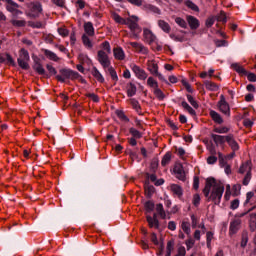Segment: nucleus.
<instances>
[{"label":"nucleus","instance_id":"f257e3e1","mask_svg":"<svg viewBox=\"0 0 256 256\" xmlns=\"http://www.w3.org/2000/svg\"><path fill=\"white\" fill-rule=\"evenodd\" d=\"M223 193H225V186L221 181L213 177L206 179L203 194L205 197H208V201H212L215 205H219V203H221Z\"/></svg>","mask_w":256,"mask_h":256},{"label":"nucleus","instance_id":"f03ea898","mask_svg":"<svg viewBox=\"0 0 256 256\" xmlns=\"http://www.w3.org/2000/svg\"><path fill=\"white\" fill-rule=\"evenodd\" d=\"M124 25H127L132 33V37L137 39L139 37V33H141V27H139V18L137 16H132L126 19Z\"/></svg>","mask_w":256,"mask_h":256},{"label":"nucleus","instance_id":"7ed1b4c3","mask_svg":"<svg viewBox=\"0 0 256 256\" xmlns=\"http://www.w3.org/2000/svg\"><path fill=\"white\" fill-rule=\"evenodd\" d=\"M79 77H81V75H79L78 72H75L71 69H61L60 75H56V79L60 83H65L66 79L74 80V79H79Z\"/></svg>","mask_w":256,"mask_h":256},{"label":"nucleus","instance_id":"20e7f679","mask_svg":"<svg viewBox=\"0 0 256 256\" xmlns=\"http://www.w3.org/2000/svg\"><path fill=\"white\" fill-rule=\"evenodd\" d=\"M18 61V65L19 67H21V69H29V61H30V57H29V51H27L26 49L22 48L19 51V57L17 59Z\"/></svg>","mask_w":256,"mask_h":256},{"label":"nucleus","instance_id":"39448f33","mask_svg":"<svg viewBox=\"0 0 256 256\" xmlns=\"http://www.w3.org/2000/svg\"><path fill=\"white\" fill-rule=\"evenodd\" d=\"M147 65L148 71H150L152 75H155L156 77H158V79H160V81H163L164 83L169 85V82L167 81V79H165L163 74L159 73V65L155 63V60H149Z\"/></svg>","mask_w":256,"mask_h":256},{"label":"nucleus","instance_id":"423d86ee","mask_svg":"<svg viewBox=\"0 0 256 256\" xmlns=\"http://www.w3.org/2000/svg\"><path fill=\"white\" fill-rule=\"evenodd\" d=\"M28 8L29 12L27 13V16L31 17L32 19H36V17H39V14L41 13V11H43V7L39 2L29 3Z\"/></svg>","mask_w":256,"mask_h":256},{"label":"nucleus","instance_id":"0eeeda50","mask_svg":"<svg viewBox=\"0 0 256 256\" xmlns=\"http://www.w3.org/2000/svg\"><path fill=\"white\" fill-rule=\"evenodd\" d=\"M218 108L220 113H223V115H226V117H231V107L229 106V103H227V100H225V96L223 95L220 96Z\"/></svg>","mask_w":256,"mask_h":256},{"label":"nucleus","instance_id":"6e6552de","mask_svg":"<svg viewBox=\"0 0 256 256\" xmlns=\"http://www.w3.org/2000/svg\"><path fill=\"white\" fill-rule=\"evenodd\" d=\"M98 61L100 65H102L103 69H107V67H110L111 60H109V54H107L105 51L100 50L97 54Z\"/></svg>","mask_w":256,"mask_h":256},{"label":"nucleus","instance_id":"1a4fd4ad","mask_svg":"<svg viewBox=\"0 0 256 256\" xmlns=\"http://www.w3.org/2000/svg\"><path fill=\"white\" fill-rule=\"evenodd\" d=\"M186 23L189 25L191 31H197V29L201 27V22H199V19L192 15L186 16Z\"/></svg>","mask_w":256,"mask_h":256},{"label":"nucleus","instance_id":"9d476101","mask_svg":"<svg viewBox=\"0 0 256 256\" xmlns=\"http://www.w3.org/2000/svg\"><path fill=\"white\" fill-rule=\"evenodd\" d=\"M131 69L133 73L136 75L137 79H140L141 81H145V79H147L148 77L147 72H145V70H143L138 65L133 64L131 66Z\"/></svg>","mask_w":256,"mask_h":256},{"label":"nucleus","instance_id":"9b49d317","mask_svg":"<svg viewBox=\"0 0 256 256\" xmlns=\"http://www.w3.org/2000/svg\"><path fill=\"white\" fill-rule=\"evenodd\" d=\"M2 1L6 3V10L9 13H23L21 12V10H19V5L17 4V2L13 0H2Z\"/></svg>","mask_w":256,"mask_h":256},{"label":"nucleus","instance_id":"f8f14e48","mask_svg":"<svg viewBox=\"0 0 256 256\" xmlns=\"http://www.w3.org/2000/svg\"><path fill=\"white\" fill-rule=\"evenodd\" d=\"M174 173L176 175V178L179 179V181H187V176L185 174V169L183 168V165L177 164L174 167Z\"/></svg>","mask_w":256,"mask_h":256},{"label":"nucleus","instance_id":"ddd939ff","mask_svg":"<svg viewBox=\"0 0 256 256\" xmlns=\"http://www.w3.org/2000/svg\"><path fill=\"white\" fill-rule=\"evenodd\" d=\"M226 143H228L232 151H239V143H237V140H235V136L233 134L226 136Z\"/></svg>","mask_w":256,"mask_h":256},{"label":"nucleus","instance_id":"4468645a","mask_svg":"<svg viewBox=\"0 0 256 256\" xmlns=\"http://www.w3.org/2000/svg\"><path fill=\"white\" fill-rule=\"evenodd\" d=\"M170 191L175 197H178V199L183 197V187L179 186V184H171Z\"/></svg>","mask_w":256,"mask_h":256},{"label":"nucleus","instance_id":"2eb2a0df","mask_svg":"<svg viewBox=\"0 0 256 256\" xmlns=\"http://www.w3.org/2000/svg\"><path fill=\"white\" fill-rule=\"evenodd\" d=\"M143 35L146 43H149V45H151V43H155V40L157 39V36H155V34H153V32L147 28L144 29Z\"/></svg>","mask_w":256,"mask_h":256},{"label":"nucleus","instance_id":"dca6fc26","mask_svg":"<svg viewBox=\"0 0 256 256\" xmlns=\"http://www.w3.org/2000/svg\"><path fill=\"white\" fill-rule=\"evenodd\" d=\"M129 45H131V47H133L134 49H136V51H138V53H142V55H147L149 53V49H147V47H145L143 44L138 43V42H129Z\"/></svg>","mask_w":256,"mask_h":256},{"label":"nucleus","instance_id":"f3484780","mask_svg":"<svg viewBox=\"0 0 256 256\" xmlns=\"http://www.w3.org/2000/svg\"><path fill=\"white\" fill-rule=\"evenodd\" d=\"M211 139H213L217 147H219V145H224L227 142V136H221L218 134H211Z\"/></svg>","mask_w":256,"mask_h":256},{"label":"nucleus","instance_id":"a211bd4d","mask_svg":"<svg viewBox=\"0 0 256 256\" xmlns=\"http://www.w3.org/2000/svg\"><path fill=\"white\" fill-rule=\"evenodd\" d=\"M239 227H241V219H234L230 223V235H235L239 231Z\"/></svg>","mask_w":256,"mask_h":256},{"label":"nucleus","instance_id":"6ab92c4d","mask_svg":"<svg viewBox=\"0 0 256 256\" xmlns=\"http://www.w3.org/2000/svg\"><path fill=\"white\" fill-rule=\"evenodd\" d=\"M251 169H252V164L251 161H246L244 163L241 164L238 173H240L241 175L243 174H247V173H251Z\"/></svg>","mask_w":256,"mask_h":256},{"label":"nucleus","instance_id":"aec40b11","mask_svg":"<svg viewBox=\"0 0 256 256\" xmlns=\"http://www.w3.org/2000/svg\"><path fill=\"white\" fill-rule=\"evenodd\" d=\"M84 31L88 37H94L95 36V28L93 27V23L86 22L84 23Z\"/></svg>","mask_w":256,"mask_h":256},{"label":"nucleus","instance_id":"412c9836","mask_svg":"<svg viewBox=\"0 0 256 256\" xmlns=\"http://www.w3.org/2000/svg\"><path fill=\"white\" fill-rule=\"evenodd\" d=\"M114 57L118 61H123L125 59V51H123V48L117 47L113 49Z\"/></svg>","mask_w":256,"mask_h":256},{"label":"nucleus","instance_id":"4be33fe9","mask_svg":"<svg viewBox=\"0 0 256 256\" xmlns=\"http://www.w3.org/2000/svg\"><path fill=\"white\" fill-rule=\"evenodd\" d=\"M210 117H211L212 121H214V123H217L218 125H222L223 117H221V114H219L215 110H211Z\"/></svg>","mask_w":256,"mask_h":256},{"label":"nucleus","instance_id":"5701e85b","mask_svg":"<svg viewBox=\"0 0 256 256\" xmlns=\"http://www.w3.org/2000/svg\"><path fill=\"white\" fill-rule=\"evenodd\" d=\"M91 75H93L99 83H105V78L103 77V75L101 74V72H99V70L97 69V67L94 66V67L92 68V70H91Z\"/></svg>","mask_w":256,"mask_h":256},{"label":"nucleus","instance_id":"b1692460","mask_svg":"<svg viewBox=\"0 0 256 256\" xmlns=\"http://www.w3.org/2000/svg\"><path fill=\"white\" fill-rule=\"evenodd\" d=\"M158 27H160L164 33H171V25L165 20H158Z\"/></svg>","mask_w":256,"mask_h":256},{"label":"nucleus","instance_id":"393cba45","mask_svg":"<svg viewBox=\"0 0 256 256\" xmlns=\"http://www.w3.org/2000/svg\"><path fill=\"white\" fill-rule=\"evenodd\" d=\"M231 69L236 71V73H239L240 75H247V70L241 66L239 63H233L231 64Z\"/></svg>","mask_w":256,"mask_h":256},{"label":"nucleus","instance_id":"a878e982","mask_svg":"<svg viewBox=\"0 0 256 256\" xmlns=\"http://www.w3.org/2000/svg\"><path fill=\"white\" fill-rule=\"evenodd\" d=\"M144 8L146 11H150L151 13H156V15H161V9H159V7L155 5L146 4Z\"/></svg>","mask_w":256,"mask_h":256},{"label":"nucleus","instance_id":"bb28decb","mask_svg":"<svg viewBox=\"0 0 256 256\" xmlns=\"http://www.w3.org/2000/svg\"><path fill=\"white\" fill-rule=\"evenodd\" d=\"M137 94V86L133 83H129L127 85V95L128 97H133L134 95Z\"/></svg>","mask_w":256,"mask_h":256},{"label":"nucleus","instance_id":"cd10ccee","mask_svg":"<svg viewBox=\"0 0 256 256\" xmlns=\"http://www.w3.org/2000/svg\"><path fill=\"white\" fill-rule=\"evenodd\" d=\"M205 88L208 91H219V86H217L214 82L212 81H205L204 82Z\"/></svg>","mask_w":256,"mask_h":256},{"label":"nucleus","instance_id":"c85d7f7f","mask_svg":"<svg viewBox=\"0 0 256 256\" xmlns=\"http://www.w3.org/2000/svg\"><path fill=\"white\" fill-rule=\"evenodd\" d=\"M148 225L150 228L155 227V229H159V220L158 219H153L151 216L146 217Z\"/></svg>","mask_w":256,"mask_h":256},{"label":"nucleus","instance_id":"c756f323","mask_svg":"<svg viewBox=\"0 0 256 256\" xmlns=\"http://www.w3.org/2000/svg\"><path fill=\"white\" fill-rule=\"evenodd\" d=\"M156 211L158 215H160L161 219H167V213L165 212V208H163V204L161 203L157 204Z\"/></svg>","mask_w":256,"mask_h":256},{"label":"nucleus","instance_id":"7c9ffc66","mask_svg":"<svg viewBox=\"0 0 256 256\" xmlns=\"http://www.w3.org/2000/svg\"><path fill=\"white\" fill-rule=\"evenodd\" d=\"M82 43L87 49H93V42H91V39H89L87 34L82 35Z\"/></svg>","mask_w":256,"mask_h":256},{"label":"nucleus","instance_id":"2f4dec72","mask_svg":"<svg viewBox=\"0 0 256 256\" xmlns=\"http://www.w3.org/2000/svg\"><path fill=\"white\" fill-rule=\"evenodd\" d=\"M174 21L178 27L181 29H187V21L181 17H175Z\"/></svg>","mask_w":256,"mask_h":256},{"label":"nucleus","instance_id":"473e14b6","mask_svg":"<svg viewBox=\"0 0 256 256\" xmlns=\"http://www.w3.org/2000/svg\"><path fill=\"white\" fill-rule=\"evenodd\" d=\"M44 55L50 59V61H59V58L57 57V54H55V52H52L50 50H44Z\"/></svg>","mask_w":256,"mask_h":256},{"label":"nucleus","instance_id":"72a5a7b5","mask_svg":"<svg viewBox=\"0 0 256 256\" xmlns=\"http://www.w3.org/2000/svg\"><path fill=\"white\" fill-rule=\"evenodd\" d=\"M175 249V241L170 240L167 242L166 246V255L165 256H171V253H173V250Z\"/></svg>","mask_w":256,"mask_h":256},{"label":"nucleus","instance_id":"f704fd0d","mask_svg":"<svg viewBox=\"0 0 256 256\" xmlns=\"http://www.w3.org/2000/svg\"><path fill=\"white\" fill-rule=\"evenodd\" d=\"M108 73L114 83H117L119 81V76H117V71H115V68H113V66H110L108 68Z\"/></svg>","mask_w":256,"mask_h":256},{"label":"nucleus","instance_id":"c9c22d12","mask_svg":"<svg viewBox=\"0 0 256 256\" xmlns=\"http://www.w3.org/2000/svg\"><path fill=\"white\" fill-rule=\"evenodd\" d=\"M249 227H250V231L256 230V213L250 214Z\"/></svg>","mask_w":256,"mask_h":256},{"label":"nucleus","instance_id":"e433bc0d","mask_svg":"<svg viewBox=\"0 0 256 256\" xmlns=\"http://www.w3.org/2000/svg\"><path fill=\"white\" fill-rule=\"evenodd\" d=\"M181 229L186 233V235H191V224L188 221L182 222Z\"/></svg>","mask_w":256,"mask_h":256},{"label":"nucleus","instance_id":"4c0bfd02","mask_svg":"<svg viewBox=\"0 0 256 256\" xmlns=\"http://www.w3.org/2000/svg\"><path fill=\"white\" fill-rule=\"evenodd\" d=\"M181 105L183 109H185V111H188L190 115H193V116L197 115L195 110L186 101H182Z\"/></svg>","mask_w":256,"mask_h":256},{"label":"nucleus","instance_id":"58836bf2","mask_svg":"<svg viewBox=\"0 0 256 256\" xmlns=\"http://www.w3.org/2000/svg\"><path fill=\"white\" fill-rule=\"evenodd\" d=\"M169 163H171V152H167L161 161V165L162 167H167V165H169Z\"/></svg>","mask_w":256,"mask_h":256},{"label":"nucleus","instance_id":"ea45409f","mask_svg":"<svg viewBox=\"0 0 256 256\" xmlns=\"http://www.w3.org/2000/svg\"><path fill=\"white\" fill-rule=\"evenodd\" d=\"M144 189H145V194L148 197H152L153 193H155V187L153 185L145 184Z\"/></svg>","mask_w":256,"mask_h":256},{"label":"nucleus","instance_id":"a19ab883","mask_svg":"<svg viewBox=\"0 0 256 256\" xmlns=\"http://www.w3.org/2000/svg\"><path fill=\"white\" fill-rule=\"evenodd\" d=\"M130 104L132 105L133 109L141 115V105L139 104V101H137L135 98L130 99Z\"/></svg>","mask_w":256,"mask_h":256},{"label":"nucleus","instance_id":"79ce46f5","mask_svg":"<svg viewBox=\"0 0 256 256\" xmlns=\"http://www.w3.org/2000/svg\"><path fill=\"white\" fill-rule=\"evenodd\" d=\"M28 26L32 27V29H43V27H45V24H43V22H40V21H37V22L29 21Z\"/></svg>","mask_w":256,"mask_h":256},{"label":"nucleus","instance_id":"37998d69","mask_svg":"<svg viewBox=\"0 0 256 256\" xmlns=\"http://www.w3.org/2000/svg\"><path fill=\"white\" fill-rule=\"evenodd\" d=\"M147 86L152 89H157L159 87V83H157V80H155L154 77H149L147 80Z\"/></svg>","mask_w":256,"mask_h":256},{"label":"nucleus","instance_id":"c03bdc74","mask_svg":"<svg viewBox=\"0 0 256 256\" xmlns=\"http://www.w3.org/2000/svg\"><path fill=\"white\" fill-rule=\"evenodd\" d=\"M129 133L132 135V138H134V139H141V137H143V134H141V132H139V130H137L133 127L129 129Z\"/></svg>","mask_w":256,"mask_h":256},{"label":"nucleus","instance_id":"a18cd8bd","mask_svg":"<svg viewBox=\"0 0 256 256\" xmlns=\"http://www.w3.org/2000/svg\"><path fill=\"white\" fill-rule=\"evenodd\" d=\"M185 5H186V7H188V9H191L192 11H196L198 13L199 6H197L195 3H193V1L186 0Z\"/></svg>","mask_w":256,"mask_h":256},{"label":"nucleus","instance_id":"49530a36","mask_svg":"<svg viewBox=\"0 0 256 256\" xmlns=\"http://www.w3.org/2000/svg\"><path fill=\"white\" fill-rule=\"evenodd\" d=\"M154 95L159 99V101H163V99H165V93H163L159 87L154 89Z\"/></svg>","mask_w":256,"mask_h":256},{"label":"nucleus","instance_id":"de8ad7c7","mask_svg":"<svg viewBox=\"0 0 256 256\" xmlns=\"http://www.w3.org/2000/svg\"><path fill=\"white\" fill-rule=\"evenodd\" d=\"M114 21H116L117 23H119L120 25H125V22L127 21V19L121 17L119 14L114 13L112 15Z\"/></svg>","mask_w":256,"mask_h":256},{"label":"nucleus","instance_id":"09e8293b","mask_svg":"<svg viewBox=\"0 0 256 256\" xmlns=\"http://www.w3.org/2000/svg\"><path fill=\"white\" fill-rule=\"evenodd\" d=\"M34 70L38 75H45V68L40 63L35 64Z\"/></svg>","mask_w":256,"mask_h":256},{"label":"nucleus","instance_id":"8fccbe9b","mask_svg":"<svg viewBox=\"0 0 256 256\" xmlns=\"http://www.w3.org/2000/svg\"><path fill=\"white\" fill-rule=\"evenodd\" d=\"M232 191H233V196L234 197H237V196L241 195V184L233 185Z\"/></svg>","mask_w":256,"mask_h":256},{"label":"nucleus","instance_id":"3c124183","mask_svg":"<svg viewBox=\"0 0 256 256\" xmlns=\"http://www.w3.org/2000/svg\"><path fill=\"white\" fill-rule=\"evenodd\" d=\"M11 23L14 27H25L27 25L25 20H12Z\"/></svg>","mask_w":256,"mask_h":256},{"label":"nucleus","instance_id":"603ef678","mask_svg":"<svg viewBox=\"0 0 256 256\" xmlns=\"http://www.w3.org/2000/svg\"><path fill=\"white\" fill-rule=\"evenodd\" d=\"M216 20L220 23H227V15L224 11H221L218 16H216Z\"/></svg>","mask_w":256,"mask_h":256},{"label":"nucleus","instance_id":"864d4df0","mask_svg":"<svg viewBox=\"0 0 256 256\" xmlns=\"http://www.w3.org/2000/svg\"><path fill=\"white\" fill-rule=\"evenodd\" d=\"M144 207L146 209V211H148V213H151V211H153V209H155V203L153 201H147L144 204Z\"/></svg>","mask_w":256,"mask_h":256},{"label":"nucleus","instance_id":"5fc2aeb1","mask_svg":"<svg viewBox=\"0 0 256 256\" xmlns=\"http://www.w3.org/2000/svg\"><path fill=\"white\" fill-rule=\"evenodd\" d=\"M187 100L189 101V103L192 105V107H194V109H199V104L197 103V101L195 100V98H193V96L191 95H187Z\"/></svg>","mask_w":256,"mask_h":256},{"label":"nucleus","instance_id":"6e6d98bb","mask_svg":"<svg viewBox=\"0 0 256 256\" xmlns=\"http://www.w3.org/2000/svg\"><path fill=\"white\" fill-rule=\"evenodd\" d=\"M191 225L192 229H197V225H199V219L197 218V216H195V214L191 215Z\"/></svg>","mask_w":256,"mask_h":256},{"label":"nucleus","instance_id":"4d7b16f0","mask_svg":"<svg viewBox=\"0 0 256 256\" xmlns=\"http://www.w3.org/2000/svg\"><path fill=\"white\" fill-rule=\"evenodd\" d=\"M192 203H193L194 207H199V203H201V196H199V194H194Z\"/></svg>","mask_w":256,"mask_h":256},{"label":"nucleus","instance_id":"13d9d810","mask_svg":"<svg viewBox=\"0 0 256 256\" xmlns=\"http://www.w3.org/2000/svg\"><path fill=\"white\" fill-rule=\"evenodd\" d=\"M101 45H102V49H103L104 51H106V53H107L108 55H111V45L109 44V42L105 41V42H103Z\"/></svg>","mask_w":256,"mask_h":256},{"label":"nucleus","instance_id":"bf43d9fd","mask_svg":"<svg viewBox=\"0 0 256 256\" xmlns=\"http://www.w3.org/2000/svg\"><path fill=\"white\" fill-rule=\"evenodd\" d=\"M58 33H59V35H61V37H68L69 36V31L65 27L58 28Z\"/></svg>","mask_w":256,"mask_h":256},{"label":"nucleus","instance_id":"052dcab7","mask_svg":"<svg viewBox=\"0 0 256 256\" xmlns=\"http://www.w3.org/2000/svg\"><path fill=\"white\" fill-rule=\"evenodd\" d=\"M185 245L187 247V251H189L190 249H193V246L195 245V240L189 238L188 240H186Z\"/></svg>","mask_w":256,"mask_h":256},{"label":"nucleus","instance_id":"680f3d73","mask_svg":"<svg viewBox=\"0 0 256 256\" xmlns=\"http://www.w3.org/2000/svg\"><path fill=\"white\" fill-rule=\"evenodd\" d=\"M86 97H88L89 99H92L94 103H99V96L95 93H87Z\"/></svg>","mask_w":256,"mask_h":256},{"label":"nucleus","instance_id":"e2e57ef3","mask_svg":"<svg viewBox=\"0 0 256 256\" xmlns=\"http://www.w3.org/2000/svg\"><path fill=\"white\" fill-rule=\"evenodd\" d=\"M185 255H187V250H185V246H180L175 256H185Z\"/></svg>","mask_w":256,"mask_h":256},{"label":"nucleus","instance_id":"0e129e2a","mask_svg":"<svg viewBox=\"0 0 256 256\" xmlns=\"http://www.w3.org/2000/svg\"><path fill=\"white\" fill-rule=\"evenodd\" d=\"M229 131V128L223 126V127H218V128H214V133H227Z\"/></svg>","mask_w":256,"mask_h":256},{"label":"nucleus","instance_id":"69168bd1","mask_svg":"<svg viewBox=\"0 0 256 256\" xmlns=\"http://www.w3.org/2000/svg\"><path fill=\"white\" fill-rule=\"evenodd\" d=\"M230 209L235 211V209H239V199H234L231 201Z\"/></svg>","mask_w":256,"mask_h":256},{"label":"nucleus","instance_id":"338daca9","mask_svg":"<svg viewBox=\"0 0 256 256\" xmlns=\"http://www.w3.org/2000/svg\"><path fill=\"white\" fill-rule=\"evenodd\" d=\"M249 181H251V172H248V173L245 175V177H244L242 183H243V185L247 186V185H249Z\"/></svg>","mask_w":256,"mask_h":256},{"label":"nucleus","instance_id":"774afa93","mask_svg":"<svg viewBox=\"0 0 256 256\" xmlns=\"http://www.w3.org/2000/svg\"><path fill=\"white\" fill-rule=\"evenodd\" d=\"M193 189H195V191L199 189V176H194L193 178Z\"/></svg>","mask_w":256,"mask_h":256}]
</instances>
